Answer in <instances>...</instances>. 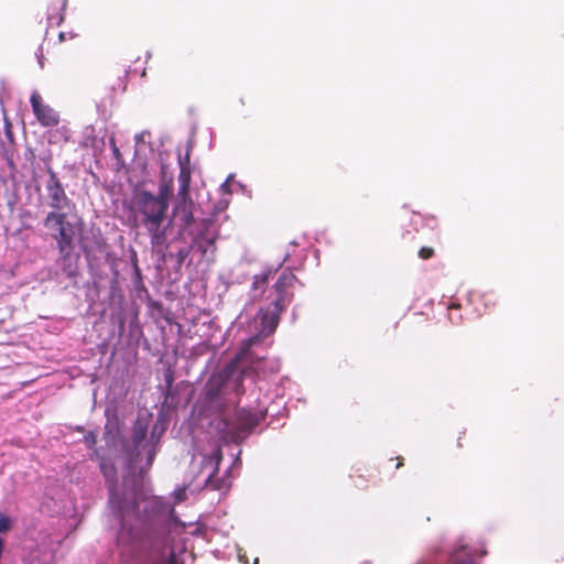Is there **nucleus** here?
Segmentation results:
<instances>
[{
	"mask_svg": "<svg viewBox=\"0 0 564 564\" xmlns=\"http://www.w3.org/2000/svg\"><path fill=\"white\" fill-rule=\"evenodd\" d=\"M58 36H59V40H61V41H63V40H64V33H63V32H61Z\"/></svg>",
	"mask_w": 564,
	"mask_h": 564,
	"instance_id": "obj_37",
	"label": "nucleus"
},
{
	"mask_svg": "<svg viewBox=\"0 0 564 564\" xmlns=\"http://www.w3.org/2000/svg\"><path fill=\"white\" fill-rule=\"evenodd\" d=\"M4 158H6V161H7V164L10 169L11 172H17V165L14 163V160H13V154L9 151V150H6L4 151Z\"/></svg>",
	"mask_w": 564,
	"mask_h": 564,
	"instance_id": "obj_24",
	"label": "nucleus"
},
{
	"mask_svg": "<svg viewBox=\"0 0 564 564\" xmlns=\"http://www.w3.org/2000/svg\"><path fill=\"white\" fill-rule=\"evenodd\" d=\"M93 456H96L99 460L100 470L109 484L110 488L113 489L117 482V468L111 459L104 456H99L98 449L93 452Z\"/></svg>",
	"mask_w": 564,
	"mask_h": 564,
	"instance_id": "obj_11",
	"label": "nucleus"
},
{
	"mask_svg": "<svg viewBox=\"0 0 564 564\" xmlns=\"http://www.w3.org/2000/svg\"><path fill=\"white\" fill-rule=\"evenodd\" d=\"M297 283L296 275L291 270L285 269L273 284L268 299L276 305L286 308L294 297V290Z\"/></svg>",
	"mask_w": 564,
	"mask_h": 564,
	"instance_id": "obj_6",
	"label": "nucleus"
},
{
	"mask_svg": "<svg viewBox=\"0 0 564 564\" xmlns=\"http://www.w3.org/2000/svg\"><path fill=\"white\" fill-rule=\"evenodd\" d=\"M454 564H456V563H454Z\"/></svg>",
	"mask_w": 564,
	"mask_h": 564,
	"instance_id": "obj_38",
	"label": "nucleus"
},
{
	"mask_svg": "<svg viewBox=\"0 0 564 564\" xmlns=\"http://www.w3.org/2000/svg\"><path fill=\"white\" fill-rule=\"evenodd\" d=\"M214 458H215V463H216V467H215V470H214V471H216V470L218 469V464H219V463H220V460H221V453H220V451H219V449L217 451V453L215 454V456H214V457H209V459H210V460H213ZM214 474H215V473H212V474L208 476L207 481H209V480H210V478L214 476Z\"/></svg>",
	"mask_w": 564,
	"mask_h": 564,
	"instance_id": "obj_29",
	"label": "nucleus"
},
{
	"mask_svg": "<svg viewBox=\"0 0 564 564\" xmlns=\"http://www.w3.org/2000/svg\"><path fill=\"white\" fill-rule=\"evenodd\" d=\"M110 145H111V150H112L113 156H115L117 160H120V158H121V152H120V150L118 149V147H117V144H116L115 137H111V138H110Z\"/></svg>",
	"mask_w": 564,
	"mask_h": 564,
	"instance_id": "obj_26",
	"label": "nucleus"
},
{
	"mask_svg": "<svg viewBox=\"0 0 564 564\" xmlns=\"http://www.w3.org/2000/svg\"><path fill=\"white\" fill-rule=\"evenodd\" d=\"M264 415H259L250 410L240 409L237 411V424L242 431H250L256 427Z\"/></svg>",
	"mask_w": 564,
	"mask_h": 564,
	"instance_id": "obj_12",
	"label": "nucleus"
},
{
	"mask_svg": "<svg viewBox=\"0 0 564 564\" xmlns=\"http://www.w3.org/2000/svg\"><path fill=\"white\" fill-rule=\"evenodd\" d=\"M473 556L474 555L468 547L460 545V562H459V564H475Z\"/></svg>",
	"mask_w": 564,
	"mask_h": 564,
	"instance_id": "obj_19",
	"label": "nucleus"
},
{
	"mask_svg": "<svg viewBox=\"0 0 564 564\" xmlns=\"http://www.w3.org/2000/svg\"><path fill=\"white\" fill-rule=\"evenodd\" d=\"M192 169L180 167L177 196L191 195Z\"/></svg>",
	"mask_w": 564,
	"mask_h": 564,
	"instance_id": "obj_13",
	"label": "nucleus"
},
{
	"mask_svg": "<svg viewBox=\"0 0 564 564\" xmlns=\"http://www.w3.org/2000/svg\"><path fill=\"white\" fill-rule=\"evenodd\" d=\"M154 434H155V429L152 431L151 440L147 441L144 443V445H142V447L147 449V465L148 466L152 465L155 454H156V444L159 441L156 440L155 442H153Z\"/></svg>",
	"mask_w": 564,
	"mask_h": 564,
	"instance_id": "obj_18",
	"label": "nucleus"
},
{
	"mask_svg": "<svg viewBox=\"0 0 564 564\" xmlns=\"http://www.w3.org/2000/svg\"><path fill=\"white\" fill-rule=\"evenodd\" d=\"M217 238H218V235L208 236L207 238L202 240V242L208 249L209 247H213L216 243Z\"/></svg>",
	"mask_w": 564,
	"mask_h": 564,
	"instance_id": "obj_28",
	"label": "nucleus"
},
{
	"mask_svg": "<svg viewBox=\"0 0 564 564\" xmlns=\"http://www.w3.org/2000/svg\"><path fill=\"white\" fill-rule=\"evenodd\" d=\"M46 171L48 180L45 184V189L47 205L52 208L51 212L75 208L74 203L67 197L65 188L54 170L48 165Z\"/></svg>",
	"mask_w": 564,
	"mask_h": 564,
	"instance_id": "obj_5",
	"label": "nucleus"
},
{
	"mask_svg": "<svg viewBox=\"0 0 564 564\" xmlns=\"http://www.w3.org/2000/svg\"><path fill=\"white\" fill-rule=\"evenodd\" d=\"M30 102L36 119L43 127H54L59 122L57 112L48 105L43 104L39 93L34 91L31 95Z\"/></svg>",
	"mask_w": 564,
	"mask_h": 564,
	"instance_id": "obj_8",
	"label": "nucleus"
},
{
	"mask_svg": "<svg viewBox=\"0 0 564 564\" xmlns=\"http://www.w3.org/2000/svg\"><path fill=\"white\" fill-rule=\"evenodd\" d=\"M167 564H177L176 555L173 551L169 555Z\"/></svg>",
	"mask_w": 564,
	"mask_h": 564,
	"instance_id": "obj_30",
	"label": "nucleus"
},
{
	"mask_svg": "<svg viewBox=\"0 0 564 564\" xmlns=\"http://www.w3.org/2000/svg\"><path fill=\"white\" fill-rule=\"evenodd\" d=\"M198 231L193 236L192 248H197L202 254H206L207 248L204 246L202 240L207 238L208 236L218 235L216 230H213L214 219L213 218H203L198 221Z\"/></svg>",
	"mask_w": 564,
	"mask_h": 564,
	"instance_id": "obj_10",
	"label": "nucleus"
},
{
	"mask_svg": "<svg viewBox=\"0 0 564 564\" xmlns=\"http://www.w3.org/2000/svg\"><path fill=\"white\" fill-rule=\"evenodd\" d=\"M397 459H398V464H397L395 468L398 469V468L403 466V458L402 457H397Z\"/></svg>",
	"mask_w": 564,
	"mask_h": 564,
	"instance_id": "obj_33",
	"label": "nucleus"
},
{
	"mask_svg": "<svg viewBox=\"0 0 564 564\" xmlns=\"http://www.w3.org/2000/svg\"><path fill=\"white\" fill-rule=\"evenodd\" d=\"M178 165H180V167H182V166L191 167L189 151H187L184 156L178 158Z\"/></svg>",
	"mask_w": 564,
	"mask_h": 564,
	"instance_id": "obj_27",
	"label": "nucleus"
},
{
	"mask_svg": "<svg viewBox=\"0 0 564 564\" xmlns=\"http://www.w3.org/2000/svg\"><path fill=\"white\" fill-rule=\"evenodd\" d=\"M245 555H239V558L243 564H249V561L245 560ZM253 564H258V558H254Z\"/></svg>",
	"mask_w": 564,
	"mask_h": 564,
	"instance_id": "obj_32",
	"label": "nucleus"
},
{
	"mask_svg": "<svg viewBox=\"0 0 564 564\" xmlns=\"http://www.w3.org/2000/svg\"><path fill=\"white\" fill-rule=\"evenodd\" d=\"M134 270H135V273L140 276V269H139L137 262H134Z\"/></svg>",
	"mask_w": 564,
	"mask_h": 564,
	"instance_id": "obj_34",
	"label": "nucleus"
},
{
	"mask_svg": "<svg viewBox=\"0 0 564 564\" xmlns=\"http://www.w3.org/2000/svg\"><path fill=\"white\" fill-rule=\"evenodd\" d=\"M84 442L88 448L95 451V445L97 444V435L93 431H89L85 434Z\"/></svg>",
	"mask_w": 564,
	"mask_h": 564,
	"instance_id": "obj_20",
	"label": "nucleus"
},
{
	"mask_svg": "<svg viewBox=\"0 0 564 564\" xmlns=\"http://www.w3.org/2000/svg\"><path fill=\"white\" fill-rule=\"evenodd\" d=\"M135 215L150 236L152 247L162 246L166 240V228L163 226L169 203L154 198L148 191H140L134 196Z\"/></svg>",
	"mask_w": 564,
	"mask_h": 564,
	"instance_id": "obj_3",
	"label": "nucleus"
},
{
	"mask_svg": "<svg viewBox=\"0 0 564 564\" xmlns=\"http://www.w3.org/2000/svg\"><path fill=\"white\" fill-rule=\"evenodd\" d=\"M148 434L147 424L141 421H137L132 427L131 441L133 443L134 448L138 451L142 445H144V441Z\"/></svg>",
	"mask_w": 564,
	"mask_h": 564,
	"instance_id": "obj_14",
	"label": "nucleus"
},
{
	"mask_svg": "<svg viewBox=\"0 0 564 564\" xmlns=\"http://www.w3.org/2000/svg\"><path fill=\"white\" fill-rule=\"evenodd\" d=\"M4 130H6V137H7L8 141L10 143H13L14 135H13V132H12V124H11V122L7 118L4 119Z\"/></svg>",
	"mask_w": 564,
	"mask_h": 564,
	"instance_id": "obj_25",
	"label": "nucleus"
},
{
	"mask_svg": "<svg viewBox=\"0 0 564 564\" xmlns=\"http://www.w3.org/2000/svg\"><path fill=\"white\" fill-rule=\"evenodd\" d=\"M486 554H487V552H486V551H481V552L479 553V557H482V556H485Z\"/></svg>",
	"mask_w": 564,
	"mask_h": 564,
	"instance_id": "obj_36",
	"label": "nucleus"
},
{
	"mask_svg": "<svg viewBox=\"0 0 564 564\" xmlns=\"http://www.w3.org/2000/svg\"><path fill=\"white\" fill-rule=\"evenodd\" d=\"M271 271H264L260 274H256L253 276V281H252V291L256 292V291H260V293H263L264 289L267 288L268 285V282L270 280V276H271Z\"/></svg>",
	"mask_w": 564,
	"mask_h": 564,
	"instance_id": "obj_16",
	"label": "nucleus"
},
{
	"mask_svg": "<svg viewBox=\"0 0 564 564\" xmlns=\"http://www.w3.org/2000/svg\"><path fill=\"white\" fill-rule=\"evenodd\" d=\"M36 155L32 148H26L23 153L22 169L34 173Z\"/></svg>",
	"mask_w": 564,
	"mask_h": 564,
	"instance_id": "obj_17",
	"label": "nucleus"
},
{
	"mask_svg": "<svg viewBox=\"0 0 564 564\" xmlns=\"http://www.w3.org/2000/svg\"><path fill=\"white\" fill-rule=\"evenodd\" d=\"M43 224L50 230L52 238L56 241L59 254L64 258L68 257L74 249L77 225L68 220L65 212L47 213Z\"/></svg>",
	"mask_w": 564,
	"mask_h": 564,
	"instance_id": "obj_4",
	"label": "nucleus"
},
{
	"mask_svg": "<svg viewBox=\"0 0 564 564\" xmlns=\"http://www.w3.org/2000/svg\"><path fill=\"white\" fill-rule=\"evenodd\" d=\"M80 247L86 254L91 252V249L84 241H82Z\"/></svg>",
	"mask_w": 564,
	"mask_h": 564,
	"instance_id": "obj_31",
	"label": "nucleus"
},
{
	"mask_svg": "<svg viewBox=\"0 0 564 564\" xmlns=\"http://www.w3.org/2000/svg\"><path fill=\"white\" fill-rule=\"evenodd\" d=\"M196 204L191 197V195L186 196H176V202L172 208V216L175 220V225L178 229V234L193 235L189 228L195 223V214Z\"/></svg>",
	"mask_w": 564,
	"mask_h": 564,
	"instance_id": "obj_7",
	"label": "nucleus"
},
{
	"mask_svg": "<svg viewBox=\"0 0 564 564\" xmlns=\"http://www.w3.org/2000/svg\"><path fill=\"white\" fill-rule=\"evenodd\" d=\"M173 195V180L170 178L167 181H162L159 185L158 195H154V198L160 199L161 202L169 203L170 197Z\"/></svg>",
	"mask_w": 564,
	"mask_h": 564,
	"instance_id": "obj_15",
	"label": "nucleus"
},
{
	"mask_svg": "<svg viewBox=\"0 0 564 564\" xmlns=\"http://www.w3.org/2000/svg\"><path fill=\"white\" fill-rule=\"evenodd\" d=\"M10 527H11L10 519L7 516H4L3 513H0V533L9 531Z\"/></svg>",
	"mask_w": 564,
	"mask_h": 564,
	"instance_id": "obj_22",
	"label": "nucleus"
},
{
	"mask_svg": "<svg viewBox=\"0 0 564 564\" xmlns=\"http://www.w3.org/2000/svg\"><path fill=\"white\" fill-rule=\"evenodd\" d=\"M448 308H458V304L452 303L448 305Z\"/></svg>",
	"mask_w": 564,
	"mask_h": 564,
	"instance_id": "obj_35",
	"label": "nucleus"
},
{
	"mask_svg": "<svg viewBox=\"0 0 564 564\" xmlns=\"http://www.w3.org/2000/svg\"><path fill=\"white\" fill-rule=\"evenodd\" d=\"M166 531V520L160 514L143 520L139 525L133 527H127L124 520H122L117 535L120 557L124 562H129L148 553L158 541L164 539Z\"/></svg>",
	"mask_w": 564,
	"mask_h": 564,
	"instance_id": "obj_1",
	"label": "nucleus"
},
{
	"mask_svg": "<svg viewBox=\"0 0 564 564\" xmlns=\"http://www.w3.org/2000/svg\"><path fill=\"white\" fill-rule=\"evenodd\" d=\"M191 249L193 248H182L176 252V259L180 264H182L185 261V259L189 256Z\"/></svg>",
	"mask_w": 564,
	"mask_h": 564,
	"instance_id": "obj_23",
	"label": "nucleus"
},
{
	"mask_svg": "<svg viewBox=\"0 0 564 564\" xmlns=\"http://www.w3.org/2000/svg\"><path fill=\"white\" fill-rule=\"evenodd\" d=\"M258 341L259 336L249 338L237 356L220 372L209 379L207 383V395L209 398H217L224 384L230 381L234 382L232 389L236 393H245L243 377L249 368L258 371V364L263 359V357L254 356L250 350Z\"/></svg>",
	"mask_w": 564,
	"mask_h": 564,
	"instance_id": "obj_2",
	"label": "nucleus"
},
{
	"mask_svg": "<svg viewBox=\"0 0 564 564\" xmlns=\"http://www.w3.org/2000/svg\"><path fill=\"white\" fill-rule=\"evenodd\" d=\"M285 310V307H281V305H276L271 301L267 308L260 310L261 333L267 336L274 333L280 323L281 314Z\"/></svg>",
	"mask_w": 564,
	"mask_h": 564,
	"instance_id": "obj_9",
	"label": "nucleus"
},
{
	"mask_svg": "<svg viewBox=\"0 0 564 564\" xmlns=\"http://www.w3.org/2000/svg\"><path fill=\"white\" fill-rule=\"evenodd\" d=\"M434 249L431 248V247H422L420 250H419V257L422 259V260H429L431 259L433 256H434Z\"/></svg>",
	"mask_w": 564,
	"mask_h": 564,
	"instance_id": "obj_21",
	"label": "nucleus"
}]
</instances>
